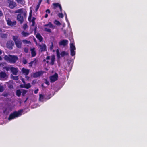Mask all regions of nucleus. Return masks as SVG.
<instances>
[{"mask_svg":"<svg viewBox=\"0 0 147 147\" xmlns=\"http://www.w3.org/2000/svg\"><path fill=\"white\" fill-rule=\"evenodd\" d=\"M38 46L39 48H40L39 51L41 52L47 51V47L45 44L42 43L41 45L39 44Z\"/></svg>","mask_w":147,"mask_h":147,"instance_id":"0eeeda50","label":"nucleus"},{"mask_svg":"<svg viewBox=\"0 0 147 147\" xmlns=\"http://www.w3.org/2000/svg\"><path fill=\"white\" fill-rule=\"evenodd\" d=\"M28 97H27V98H26V100H25V102L27 100H28Z\"/></svg>","mask_w":147,"mask_h":147,"instance_id":"69168bd1","label":"nucleus"},{"mask_svg":"<svg viewBox=\"0 0 147 147\" xmlns=\"http://www.w3.org/2000/svg\"><path fill=\"white\" fill-rule=\"evenodd\" d=\"M38 91V89H37L35 91H34V92H37V91Z\"/></svg>","mask_w":147,"mask_h":147,"instance_id":"052dcab7","label":"nucleus"},{"mask_svg":"<svg viewBox=\"0 0 147 147\" xmlns=\"http://www.w3.org/2000/svg\"><path fill=\"white\" fill-rule=\"evenodd\" d=\"M7 87L10 90H13L14 89V85L15 83L12 80H10L6 83Z\"/></svg>","mask_w":147,"mask_h":147,"instance_id":"39448f33","label":"nucleus"},{"mask_svg":"<svg viewBox=\"0 0 147 147\" xmlns=\"http://www.w3.org/2000/svg\"><path fill=\"white\" fill-rule=\"evenodd\" d=\"M22 92H27V91L26 90H23Z\"/></svg>","mask_w":147,"mask_h":147,"instance_id":"bf43d9fd","label":"nucleus"},{"mask_svg":"<svg viewBox=\"0 0 147 147\" xmlns=\"http://www.w3.org/2000/svg\"><path fill=\"white\" fill-rule=\"evenodd\" d=\"M10 70L13 75H16L17 74V73L18 71V69L17 68H15L12 67L10 68Z\"/></svg>","mask_w":147,"mask_h":147,"instance_id":"9b49d317","label":"nucleus"},{"mask_svg":"<svg viewBox=\"0 0 147 147\" xmlns=\"http://www.w3.org/2000/svg\"><path fill=\"white\" fill-rule=\"evenodd\" d=\"M14 45V42L12 41H8L7 46L8 48L10 49H12V46Z\"/></svg>","mask_w":147,"mask_h":147,"instance_id":"2eb2a0df","label":"nucleus"},{"mask_svg":"<svg viewBox=\"0 0 147 147\" xmlns=\"http://www.w3.org/2000/svg\"><path fill=\"white\" fill-rule=\"evenodd\" d=\"M22 110H20L17 111H15L13 112V113L10 114L8 118V120L10 121L21 116L22 115Z\"/></svg>","mask_w":147,"mask_h":147,"instance_id":"f03ea898","label":"nucleus"},{"mask_svg":"<svg viewBox=\"0 0 147 147\" xmlns=\"http://www.w3.org/2000/svg\"><path fill=\"white\" fill-rule=\"evenodd\" d=\"M44 72V71H41L34 73L33 74V77L34 78L40 77L43 74Z\"/></svg>","mask_w":147,"mask_h":147,"instance_id":"f8f14e48","label":"nucleus"},{"mask_svg":"<svg viewBox=\"0 0 147 147\" xmlns=\"http://www.w3.org/2000/svg\"><path fill=\"white\" fill-rule=\"evenodd\" d=\"M6 21L7 22V24L8 25L12 26L16 25V21L12 22L10 19L8 18L7 20L6 19Z\"/></svg>","mask_w":147,"mask_h":147,"instance_id":"ddd939ff","label":"nucleus"},{"mask_svg":"<svg viewBox=\"0 0 147 147\" xmlns=\"http://www.w3.org/2000/svg\"><path fill=\"white\" fill-rule=\"evenodd\" d=\"M28 26L26 24H24L23 26V28L24 29H25L26 28H27Z\"/></svg>","mask_w":147,"mask_h":147,"instance_id":"ea45409f","label":"nucleus"},{"mask_svg":"<svg viewBox=\"0 0 147 147\" xmlns=\"http://www.w3.org/2000/svg\"><path fill=\"white\" fill-rule=\"evenodd\" d=\"M4 90V88L3 85L0 83V92H3Z\"/></svg>","mask_w":147,"mask_h":147,"instance_id":"c85d7f7f","label":"nucleus"},{"mask_svg":"<svg viewBox=\"0 0 147 147\" xmlns=\"http://www.w3.org/2000/svg\"><path fill=\"white\" fill-rule=\"evenodd\" d=\"M58 78V74L55 73L54 75L50 77V82L51 83L55 82L57 80Z\"/></svg>","mask_w":147,"mask_h":147,"instance_id":"423d86ee","label":"nucleus"},{"mask_svg":"<svg viewBox=\"0 0 147 147\" xmlns=\"http://www.w3.org/2000/svg\"><path fill=\"white\" fill-rule=\"evenodd\" d=\"M2 59L1 57L0 56V60H1Z\"/></svg>","mask_w":147,"mask_h":147,"instance_id":"0e129e2a","label":"nucleus"},{"mask_svg":"<svg viewBox=\"0 0 147 147\" xmlns=\"http://www.w3.org/2000/svg\"><path fill=\"white\" fill-rule=\"evenodd\" d=\"M45 83L47 85H49L50 83L46 79L45 80Z\"/></svg>","mask_w":147,"mask_h":147,"instance_id":"79ce46f5","label":"nucleus"},{"mask_svg":"<svg viewBox=\"0 0 147 147\" xmlns=\"http://www.w3.org/2000/svg\"><path fill=\"white\" fill-rule=\"evenodd\" d=\"M10 68H9V67H5V69L7 71H9V69H10Z\"/></svg>","mask_w":147,"mask_h":147,"instance_id":"49530a36","label":"nucleus"},{"mask_svg":"<svg viewBox=\"0 0 147 147\" xmlns=\"http://www.w3.org/2000/svg\"><path fill=\"white\" fill-rule=\"evenodd\" d=\"M44 31L45 32H48L49 33H51V30L50 29L48 28H44Z\"/></svg>","mask_w":147,"mask_h":147,"instance_id":"2f4dec72","label":"nucleus"},{"mask_svg":"<svg viewBox=\"0 0 147 147\" xmlns=\"http://www.w3.org/2000/svg\"><path fill=\"white\" fill-rule=\"evenodd\" d=\"M68 41L66 39H64L60 41L59 43V46H63L65 47L68 45Z\"/></svg>","mask_w":147,"mask_h":147,"instance_id":"9d476101","label":"nucleus"},{"mask_svg":"<svg viewBox=\"0 0 147 147\" xmlns=\"http://www.w3.org/2000/svg\"><path fill=\"white\" fill-rule=\"evenodd\" d=\"M23 41L24 42H25L26 43H27L28 42V41L26 40H23Z\"/></svg>","mask_w":147,"mask_h":147,"instance_id":"864d4df0","label":"nucleus"},{"mask_svg":"<svg viewBox=\"0 0 147 147\" xmlns=\"http://www.w3.org/2000/svg\"><path fill=\"white\" fill-rule=\"evenodd\" d=\"M32 10H30L29 13V16L28 18V20L29 21H31V18L32 16Z\"/></svg>","mask_w":147,"mask_h":147,"instance_id":"bb28decb","label":"nucleus"},{"mask_svg":"<svg viewBox=\"0 0 147 147\" xmlns=\"http://www.w3.org/2000/svg\"><path fill=\"white\" fill-rule=\"evenodd\" d=\"M24 51L26 53H27L28 51V49H27V48H24Z\"/></svg>","mask_w":147,"mask_h":147,"instance_id":"a18cd8bd","label":"nucleus"},{"mask_svg":"<svg viewBox=\"0 0 147 147\" xmlns=\"http://www.w3.org/2000/svg\"><path fill=\"white\" fill-rule=\"evenodd\" d=\"M65 18L66 21H68V20L67 19V15L66 14V13H65Z\"/></svg>","mask_w":147,"mask_h":147,"instance_id":"de8ad7c7","label":"nucleus"},{"mask_svg":"<svg viewBox=\"0 0 147 147\" xmlns=\"http://www.w3.org/2000/svg\"><path fill=\"white\" fill-rule=\"evenodd\" d=\"M37 29V28L36 27H35V28H34V32L35 34L36 32Z\"/></svg>","mask_w":147,"mask_h":147,"instance_id":"8fccbe9b","label":"nucleus"},{"mask_svg":"<svg viewBox=\"0 0 147 147\" xmlns=\"http://www.w3.org/2000/svg\"><path fill=\"white\" fill-rule=\"evenodd\" d=\"M35 19L36 18L34 17H33L32 18V20H31L32 23V24L31 25L32 26H34L35 25Z\"/></svg>","mask_w":147,"mask_h":147,"instance_id":"a878e982","label":"nucleus"},{"mask_svg":"<svg viewBox=\"0 0 147 147\" xmlns=\"http://www.w3.org/2000/svg\"><path fill=\"white\" fill-rule=\"evenodd\" d=\"M38 61V60L36 58H35L33 61H32L29 63V66L32 67L33 64H36Z\"/></svg>","mask_w":147,"mask_h":147,"instance_id":"6ab92c4d","label":"nucleus"},{"mask_svg":"<svg viewBox=\"0 0 147 147\" xmlns=\"http://www.w3.org/2000/svg\"><path fill=\"white\" fill-rule=\"evenodd\" d=\"M76 48L75 45L73 43H71L70 45V50H75Z\"/></svg>","mask_w":147,"mask_h":147,"instance_id":"393cba45","label":"nucleus"},{"mask_svg":"<svg viewBox=\"0 0 147 147\" xmlns=\"http://www.w3.org/2000/svg\"><path fill=\"white\" fill-rule=\"evenodd\" d=\"M21 92L20 90H16V92Z\"/></svg>","mask_w":147,"mask_h":147,"instance_id":"4d7b16f0","label":"nucleus"},{"mask_svg":"<svg viewBox=\"0 0 147 147\" xmlns=\"http://www.w3.org/2000/svg\"><path fill=\"white\" fill-rule=\"evenodd\" d=\"M23 63L24 64H26L27 63V61L26 59H24L22 61Z\"/></svg>","mask_w":147,"mask_h":147,"instance_id":"a19ab883","label":"nucleus"},{"mask_svg":"<svg viewBox=\"0 0 147 147\" xmlns=\"http://www.w3.org/2000/svg\"><path fill=\"white\" fill-rule=\"evenodd\" d=\"M18 77H19L18 76H12V78L14 80H18L19 79Z\"/></svg>","mask_w":147,"mask_h":147,"instance_id":"f704fd0d","label":"nucleus"},{"mask_svg":"<svg viewBox=\"0 0 147 147\" xmlns=\"http://www.w3.org/2000/svg\"><path fill=\"white\" fill-rule=\"evenodd\" d=\"M57 56L58 59H59L60 58V53L58 50L57 51Z\"/></svg>","mask_w":147,"mask_h":147,"instance_id":"4c0bfd02","label":"nucleus"},{"mask_svg":"<svg viewBox=\"0 0 147 147\" xmlns=\"http://www.w3.org/2000/svg\"><path fill=\"white\" fill-rule=\"evenodd\" d=\"M22 81L23 82L24 84V83H25V82L24 81V80H22Z\"/></svg>","mask_w":147,"mask_h":147,"instance_id":"e2e57ef3","label":"nucleus"},{"mask_svg":"<svg viewBox=\"0 0 147 147\" xmlns=\"http://www.w3.org/2000/svg\"><path fill=\"white\" fill-rule=\"evenodd\" d=\"M26 78H27V80H28L29 78V77L28 76H26Z\"/></svg>","mask_w":147,"mask_h":147,"instance_id":"13d9d810","label":"nucleus"},{"mask_svg":"<svg viewBox=\"0 0 147 147\" xmlns=\"http://www.w3.org/2000/svg\"><path fill=\"white\" fill-rule=\"evenodd\" d=\"M50 0H47V2L48 3V4H50Z\"/></svg>","mask_w":147,"mask_h":147,"instance_id":"5fc2aeb1","label":"nucleus"},{"mask_svg":"<svg viewBox=\"0 0 147 147\" xmlns=\"http://www.w3.org/2000/svg\"><path fill=\"white\" fill-rule=\"evenodd\" d=\"M13 39L14 41L16 47L18 48H21L22 44L21 40L20 38H18L17 36H13Z\"/></svg>","mask_w":147,"mask_h":147,"instance_id":"7ed1b4c3","label":"nucleus"},{"mask_svg":"<svg viewBox=\"0 0 147 147\" xmlns=\"http://www.w3.org/2000/svg\"><path fill=\"white\" fill-rule=\"evenodd\" d=\"M50 59V56H47V57L46 59L47 60L49 59Z\"/></svg>","mask_w":147,"mask_h":147,"instance_id":"603ef678","label":"nucleus"},{"mask_svg":"<svg viewBox=\"0 0 147 147\" xmlns=\"http://www.w3.org/2000/svg\"><path fill=\"white\" fill-rule=\"evenodd\" d=\"M22 34L23 36L24 37L27 36L29 35L30 34L29 33L25 32L24 31L22 32Z\"/></svg>","mask_w":147,"mask_h":147,"instance_id":"5701e85b","label":"nucleus"},{"mask_svg":"<svg viewBox=\"0 0 147 147\" xmlns=\"http://www.w3.org/2000/svg\"><path fill=\"white\" fill-rule=\"evenodd\" d=\"M48 16V14L47 13L45 14V16H44L45 17V18H46Z\"/></svg>","mask_w":147,"mask_h":147,"instance_id":"6e6d98bb","label":"nucleus"},{"mask_svg":"<svg viewBox=\"0 0 147 147\" xmlns=\"http://www.w3.org/2000/svg\"><path fill=\"white\" fill-rule=\"evenodd\" d=\"M24 16H26V13H24Z\"/></svg>","mask_w":147,"mask_h":147,"instance_id":"338daca9","label":"nucleus"},{"mask_svg":"<svg viewBox=\"0 0 147 147\" xmlns=\"http://www.w3.org/2000/svg\"><path fill=\"white\" fill-rule=\"evenodd\" d=\"M40 5L38 4L37 5V6H36V8H35V11H37L38 9H39V7H40Z\"/></svg>","mask_w":147,"mask_h":147,"instance_id":"58836bf2","label":"nucleus"},{"mask_svg":"<svg viewBox=\"0 0 147 147\" xmlns=\"http://www.w3.org/2000/svg\"><path fill=\"white\" fill-rule=\"evenodd\" d=\"M58 16L59 17L61 18H63L64 17V15L62 13V12L58 13Z\"/></svg>","mask_w":147,"mask_h":147,"instance_id":"e433bc0d","label":"nucleus"},{"mask_svg":"<svg viewBox=\"0 0 147 147\" xmlns=\"http://www.w3.org/2000/svg\"><path fill=\"white\" fill-rule=\"evenodd\" d=\"M52 96L50 94H48L47 96L44 95L42 94H39V100L41 102L46 101L47 100L50 99Z\"/></svg>","mask_w":147,"mask_h":147,"instance_id":"20e7f679","label":"nucleus"},{"mask_svg":"<svg viewBox=\"0 0 147 147\" xmlns=\"http://www.w3.org/2000/svg\"><path fill=\"white\" fill-rule=\"evenodd\" d=\"M54 24L57 25H61V24L60 22L59 21L57 20H54Z\"/></svg>","mask_w":147,"mask_h":147,"instance_id":"cd10ccee","label":"nucleus"},{"mask_svg":"<svg viewBox=\"0 0 147 147\" xmlns=\"http://www.w3.org/2000/svg\"><path fill=\"white\" fill-rule=\"evenodd\" d=\"M2 53V52L1 50L0 49V55Z\"/></svg>","mask_w":147,"mask_h":147,"instance_id":"680f3d73","label":"nucleus"},{"mask_svg":"<svg viewBox=\"0 0 147 147\" xmlns=\"http://www.w3.org/2000/svg\"><path fill=\"white\" fill-rule=\"evenodd\" d=\"M17 2L19 3L20 4L23 5L24 3V0H16Z\"/></svg>","mask_w":147,"mask_h":147,"instance_id":"c756f323","label":"nucleus"},{"mask_svg":"<svg viewBox=\"0 0 147 147\" xmlns=\"http://www.w3.org/2000/svg\"><path fill=\"white\" fill-rule=\"evenodd\" d=\"M8 94L6 92V93L4 94L3 93L2 94V95L3 96H4L5 97H7L8 96Z\"/></svg>","mask_w":147,"mask_h":147,"instance_id":"37998d69","label":"nucleus"},{"mask_svg":"<svg viewBox=\"0 0 147 147\" xmlns=\"http://www.w3.org/2000/svg\"><path fill=\"white\" fill-rule=\"evenodd\" d=\"M75 50H70V54L72 56H74L75 55Z\"/></svg>","mask_w":147,"mask_h":147,"instance_id":"473e14b6","label":"nucleus"},{"mask_svg":"<svg viewBox=\"0 0 147 147\" xmlns=\"http://www.w3.org/2000/svg\"><path fill=\"white\" fill-rule=\"evenodd\" d=\"M4 59L7 62L10 63L15 64L18 60V58L16 55H12L10 54L8 55H5L4 57Z\"/></svg>","mask_w":147,"mask_h":147,"instance_id":"f257e3e1","label":"nucleus"},{"mask_svg":"<svg viewBox=\"0 0 147 147\" xmlns=\"http://www.w3.org/2000/svg\"><path fill=\"white\" fill-rule=\"evenodd\" d=\"M51 61L50 63V64L51 65H53L54 64V62L55 61V57L54 55H53L51 56Z\"/></svg>","mask_w":147,"mask_h":147,"instance_id":"412c9836","label":"nucleus"},{"mask_svg":"<svg viewBox=\"0 0 147 147\" xmlns=\"http://www.w3.org/2000/svg\"><path fill=\"white\" fill-rule=\"evenodd\" d=\"M46 62H47V63H48V62H49V61H46Z\"/></svg>","mask_w":147,"mask_h":147,"instance_id":"774afa93","label":"nucleus"},{"mask_svg":"<svg viewBox=\"0 0 147 147\" xmlns=\"http://www.w3.org/2000/svg\"><path fill=\"white\" fill-rule=\"evenodd\" d=\"M9 1V7L11 9H13L16 6V3L13 0H8Z\"/></svg>","mask_w":147,"mask_h":147,"instance_id":"1a4fd4ad","label":"nucleus"},{"mask_svg":"<svg viewBox=\"0 0 147 147\" xmlns=\"http://www.w3.org/2000/svg\"><path fill=\"white\" fill-rule=\"evenodd\" d=\"M60 55L61 57H63L65 55H68V53H66L65 51H63L61 52Z\"/></svg>","mask_w":147,"mask_h":147,"instance_id":"b1692460","label":"nucleus"},{"mask_svg":"<svg viewBox=\"0 0 147 147\" xmlns=\"http://www.w3.org/2000/svg\"><path fill=\"white\" fill-rule=\"evenodd\" d=\"M36 38L39 40V42H42L43 40L42 37L39 33H37L36 36Z\"/></svg>","mask_w":147,"mask_h":147,"instance_id":"dca6fc26","label":"nucleus"},{"mask_svg":"<svg viewBox=\"0 0 147 147\" xmlns=\"http://www.w3.org/2000/svg\"><path fill=\"white\" fill-rule=\"evenodd\" d=\"M31 87V86L30 84V83H28L27 84H26L25 86V88L28 89L30 88Z\"/></svg>","mask_w":147,"mask_h":147,"instance_id":"c9c22d12","label":"nucleus"},{"mask_svg":"<svg viewBox=\"0 0 147 147\" xmlns=\"http://www.w3.org/2000/svg\"><path fill=\"white\" fill-rule=\"evenodd\" d=\"M53 6V9H55L57 7H59L60 9V12H62V8L60 4L58 3H54L52 4Z\"/></svg>","mask_w":147,"mask_h":147,"instance_id":"6e6552de","label":"nucleus"},{"mask_svg":"<svg viewBox=\"0 0 147 147\" xmlns=\"http://www.w3.org/2000/svg\"><path fill=\"white\" fill-rule=\"evenodd\" d=\"M30 51H31V56L32 57H35L36 55V53L35 51V49L34 48H33L31 49Z\"/></svg>","mask_w":147,"mask_h":147,"instance_id":"a211bd4d","label":"nucleus"},{"mask_svg":"<svg viewBox=\"0 0 147 147\" xmlns=\"http://www.w3.org/2000/svg\"><path fill=\"white\" fill-rule=\"evenodd\" d=\"M42 0H39V2H38V4L40 5V4L42 2Z\"/></svg>","mask_w":147,"mask_h":147,"instance_id":"3c124183","label":"nucleus"},{"mask_svg":"<svg viewBox=\"0 0 147 147\" xmlns=\"http://www.w3.org/2000/svg\"><path fill=\"white\" fill-rule=\"evenodd\" d=\"M7 77V75L4 72L1 71L0 72V78H4Z\"/></svg>","mask_w":147,"mask_h":147,"instance_id":"aec40b11","label":"nucleus"},{"mask_svg":"<svg viewBox=\"0 0 147 147\" xmlns=\"http://www.w3.org/2000/svg\"><path fill=\"white\" fill-rule=\"evenodd\" d=\"M44 26H49V27L50 28H53V24L51 22H49L48 24H45V25H44Z\"/></svg>","mask_w":147,"mask_h":147,"instance_id":"4be33fe9","label":"nucleus"},{"mask_svg":"<svg viewBox=\"0 0 147 147\" xmlns=\"http://www.w3.org/2000/svg\"><path fill=\"white\" fill-rule=\"evenodd\" d=\"M22 93V95L23 96H24L25 94L26 93V92H16V95L18 96H20L21 94V93Z\"/></svg>","mask_w":147,"mask_h":147,"instance_id":"72a5a7b5","label":"nucleus"},{"mask_svg":"<svg viewBox=\"0 0 147 147\" xmlns=\"http://www.w3.org/2000/svg\"><path fill=\"white\" fill-rule=\"evenodd\" d=\"M53 48V42L51 43V45L50 47V49H52Z\"/></svg>","mask_w":147,"mask_h":147,"instance_id":"c03bdc74","label":"nucleus"},{"mask_svg":"<svg viewBox=\"0 0 147 147\" xmlns=\"http://www.w3.org/2000/svg\"><path fill=\"white\" fill-rule=\"evenodd\" d=\"M23 10L22 8L19 9L15 11V13H22Z\"/></svg>","mask_w":147,"mask_h":147,"instance_id":"7c9ffc66","label":"nucleus"},{"mask_svg":"<svg viewBox=\"0 0 147 147\" xmlns=\"http://www.w3.org/2000/svg\"><path fill=\"white\" fill-rule=\"evenodd\" d=\"M46 12L49 14L50 13V11L49 9H47L46 10Z\"/></svg>","mask_w":147,"mask_h":147,"instance_id":"09e8293b","label":"nucleus"},{"mask_svg":"<svg viewBox=\"0 0 147 147\" xmlns=\"http://www.w3.org/2000/svg\"><path fill=\"white\" fill-rule=\"evenodd\" d=\"M17 19L18 21L20 22L21 24L22 23L24 22L23 17L20 14H18L17 15Z\"/></svg>","mask_w":147,"mask_h":147,"instance_id":"4468645a","label":"nucleus"},{"mask_svg":"<svg viewBox=\"0 0 147 147\" xmlns=\"http://www.w3.org/2000/svg\"><path fill=\"white\" fill-rule=\"evenodd\" d=\"M22 71L23 74L26 76H27L29 74L30 70L29 69H26L24 68H23L22 69Z\"/></svg>","mask_w":147,"mask_h":147,"instance_id":"f3484780","label":"nucleus"}]
</instances>
